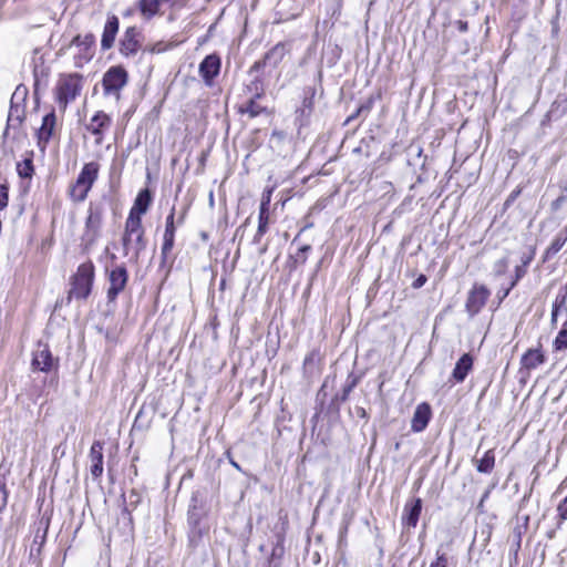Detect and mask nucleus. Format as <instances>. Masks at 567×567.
<instances>
[{"label":"nucleus","mask_w":567,"mask_h":567,"mask_svg":"<svg viewBox=\"0 0 567 567\" xmlns=\"http://www.w3.org/2000/svg\"><path fill=\"white\" fill-rule=\"evenodd\" d=\"M269 203H270V196L264 197L260 204L259 209V218H258V228L257 233L254 237V244H259L261 237L267 233L268 224H269Z\"/></svg>","instance_id":"obj_19"},{"label":"nucleus","mask_w":567,"mask_h":567,"mask_svg":"<svg viewBox=\"0 0 567 567\" xmlns=\"http://www.w3.org/2000/svg\"><path fill=\"white\" fill-rule=\"evenodd\" d=\"M175 237L169 235L163 236V245H162V258L165 260L168 254L172 251L174 247Z\"/></svg>","instance_id":"obj_32"},{"label":"nucleus","mask_w":567,"mask_h":567,"mask_svg":"<svg viewBox=\"0 0 567 567\" xmlns=\"http://www.w3.org/2000/svg\"><path fill=\"white\" fill-rule=\"evenodd\" d=\"M100 172L97 162L84 164L76 181L70 186L69 195L74 203H82L86 199L89 192L96 182Z\"/></svg>","instance_id":"obj_5"},{"label":"nucleus","mask_w":567,"mask_h":567,"mask_svg":"<svg viewBox=\"0 0 567 567\" xmlns=\"http://www.w3.org/2000/svg\"><path fill=\"white\" fill-rule=\"evenodd\" d=\"M518 193H512V195L509 196V199H514L516 197Z\"/></svg>","instance_id":"obj_49"},{"label":"nucleus","mask_w":567,"mask_h":567,"mask_svg":"<svg viewBox=\"0 0 567 567\" xmlns=\"http://www.w3.org/2000/svg\"><path fill=\"white\" fill-rule=\"evenodd\" d=\"M422 511V499L414 498L404 505L402 514V524L404 527L414 528L417 525Z\"/></svg>","instance_id":"obj_15"},{"label":"nucleus","mask_w":567,"mask_h":567,"mask_svg":"<svg viewBox=\"0 0 567 567\" xmlns=\"http://www.w3.org/2000/svg\"><path fill=\"white\" fill-rule=\"evenodd\" d=\"M175 207L171 209L169 215L166 217V225L164 235H169L175 237L176 226H175Z\"/></svg>","instance_id":"obj_33"},{"label":"nucleus","mask_w":567,"mask_h":567,"mask_svg":"<svg viewBox=\"0 0 567 567\" xmlns=\"http://www.w3.org/2000/svg\"><path fill=\"white\" fill-rule=\"evenodd\" d=\"M515 286H516V281H512V282H511V285H509L507 288H505V289H503V290H499V291L497 292V297H498L499 301H503V300L508 296L509 291H511Z\"/></svg>","instance_id":"obj_40"},{"label":"nucleus","mask_w":567,"mask_h":567,"mask_svg":"<svg viewBox=\"0 0 567 567\" xmlns=\"http://www.w3.org/2000/svg\"><path fill=\"white\" fill-rule=\"evenodd\" d=\"M529 262V259H527L523 266H517L516 269H515V279L513 281H518L526 272L525 270V267L527 266V264Z\"/></svg>","instance_id":"obj_41"},{"label":"nucleus","mask_w":567,"mask_h":567,"mask_svg":"<svg viewBox=\"0 0 567 567\" xmlns=\"http://www.w3.org/2000/svg\"><path fill=\"white\" fill-rule=\"evenodd\" d=\"M472 355L468 353H464L456 362L452 372V378L455 380V382H463L466 379L468 372L472 370Z\"/></svg>","instance_id":"obj_22"},{"label":"nucleus","mask_w":567,"mask_h":567,"mask_svg":"<svg viewBox=\"0 0 567 567\" xmlns=\"http://www.w3.org/2000/svg\"><path fill=\"white\" fill-rule=\"evenodd\" d=\"M120 21L116 16H110L104 25V30L101 39L102 50H109L113 47L115 37L118 32Z\"/></svg>","instance_id":"obj_16"},{"label":"nucleus","mask_w":567,"mask_h":567,"mask_svg":"<svg viewBox=\"0 0 567 567\" xmlns=\"http://www.w3.org/2000/svg\"><path fill=\"white\" fill-rule=\"evenodd\" d=\"M145 231L142 225V218L128 216L125 221L124 234L122 238L124 255L127 256L133 251L135 260L145 250L147 241L144 236Z\"/></svg>","instance_id":"obj_1"},{"label":"nucleus","mask_w":567,"mask_h":567,"mask_svg":"<svg viewBox=\"0 0 567 567\" xmlns=\"http://www.w3.org/2000/svg\"><path fill=\"white\" fill-rule=\"evenodd\" d=\"M357 385V380L353 379L347 386L343 389L342 400H347L348 395L352 391V389Z\"/></svg>","instance_id":"obj_43"},{"label":"nucleus","mask_w":567,"mask_h":567,"mask_svg":"<svg viewBox=\"0 0 567 567\" xmlns=\"http://www.w3.org/2000/svg\"><path fill=\"white\" fill-rule=\"evenodd\" d=\"M151 203V192L147 188L141 190L135 198L134 205L131 208L128 216L142 218V215L147 212Z\"/></svg>","instance_id":"obj_20"},{"label":"nucleus","mask_w":567,"mask_h":567,"mask_svg":"<svg viewBox=\"0 0 567 567\" xmlns=\"http://www.w3.org/2000/svg\"><path fill=\"white\" fill-rule=\"evenodd\" d=\"M558 524L567 520V496L557 506Z\"/></svg>","instance_id":"obj_35"},{"label":"nucleus","mask_w":567,"mask_h":567,"mask_svg":"<svg viewBox=\"0 0 567 567\" xmlns=\"http://www.w3.org/2000/svg\"><path fill=\"white\" fill-rule=\"evenodd\" d=\"M8 503V491L4 483L0 482V513L6 508Z\"/></svg>","instance_id":"obj_37"},{"label":"nucleus","mask_w":567,"mask_h":567,"mask_svg":"<svg viewBox=\"0 0 567 567\" xmlns=\"http://www.w3.org/2000/svg\"><path fill=\"white\" fill-rule=\"evenodd\" d=\"M485 497H487V494H484V497H482V499L480 501V504H483V503H484Z\"/></svg>","instance_id":"obj_50"},{"label":"nucleus","mask_w":567,"mask_h":567,"mask_svg":"<svg viewBox=\"0 0 567 567\" xmlns=\"http://www.w3.org/2000/svg\"><path fill=\"white\" fill-rule=\"evenodd\" d=\"M491 296L489 289L481 284H474L468 291L465 309L470 317L476 316L485 306Z\"/></svg>","instance_id":"obj_9"},{"label":"nucleus","mask_w":567,"mask_h":567,"mask_svg":"<svg viewBox=\"0 0 567 567\" xmlns=\"http://www.w3.org/2000/svg\"><path fill=\"white\" fill-rule=\"evenodd\" d=\"M25 94H27L25 89H23L21 91L20 87H17L16 92L12 94V97H11V105H10L8 116L16 117V118H22V120L25 118L24 105L17 101L20 97L21 101L24 102Z\"/></svg>","instance_id":"obj_23"},{"label":"nucleus","mask_w":567,"mask_h":567,"mask_svg":"<svg viewBox=\"0 0 567 567\" xmlns=\"http://www.w3.org/2000/svg\"><path fill=\"white\" fill-rule=\"evenodd\" d=\"M286 45L284 43H277L264 55L261 60H258L252 64L250 72H258L260 69L266 66L276 68L286 55Z\"/></svg>","instance_id":"obj_13"},{"label":"nucleus","mask_w":567,"mask_h":567,"mask_svg":"<svg viewBox=\"0 0 567 567\" xmlns=\"http://www.w3.org/2000/svg\"><path fill=\"white\" fill-rule=\"evenodd\" d=\"M426 282V277L424 275H420L413 282L414 288H421Z\"/></svg>","instance_id":"obj_44"},{"label":"nucleus","mask_w":567,"mask_h":567,"mask_svg":"<svg viewBox=\"0 0 567 567\" xmlns=\"http://www.w3.org/2000/svg\"><path fill=\"white\" fill-rule=\"evenodd\" d=\"M313 96L315 91L312 89H309L306 92L301 106L297 110V114L300 120V125H303L312 113Z\"/></svg>","instance_id":"obj_24"},{"label":"nucleus","mask_w":567,"mask_h":567,"mask_svg":"<svg viewBox=\"0 0 567 567\" xmlns=\"http://www.w3.org/2000/svg\"><path fill=\"white\" fill-rule=\"evenodd\" d=\"M545 362V354L543 353L540 348L537 349H528L520 359V364L523 369L528 371L536 369L540 364Z\"/></svg>","instance_id":"obj_21"},{"label":"nucleus","mask_w":567,"mask_h":567,"mask_svg":"<svg viewBox=\"0 0 567 567\" xmlns=\"http://www.w3.org/2000/svg\"><path fill=\"white\" fill-rule=\"evenodd\" d=\"M106 210V198L91 202L87 209V217L85 219V229L82 236L84 248L92 247L96 239L100 237L103 217Z\"/></svg>","instance_id":"obj_4"},{"label":"nucleus","mask_w":567,"mask_h":567,"mask_svg":"<svg viewBox=\"0 0 567 567\" xmlns=\"http://www.w3.org/2000/svg\"><path fill=\"white\" fill-rule=\"evenodd\" d=\"M91 461L90 472L94 478H99L103 474V443L100 441L93 442L90 454Z\"/></svg>","instance_id":"obj_17"},{"label":"nucleus","mask_w":567,"mask_h":567,"mask_svg":"<svg viewBox=\"0 0 567 567\" xmlns=\"http://www.w3.org/2000/svg\"><path fill=\"white\" fill-rule=\"evenodd\" d=\"M17 171L19 176L23 178H30L33 174L32 158H25L23 162L18 163Z\"/></svg>","instance_id":"obj_31"},{"label":"nucleus","mask_w":567,"mask_h":567,"mask_svg":"<svg viewBox=\"0 0 567 567\" xmlns=\"http://www.w3.org/2000/svg\"><path fill=\"white\" fill-rule=\"evenodd\" d=\"M449 558L446 554L436 551V559L432 561L430 567H447Z\"/></svg>","instance_id":"obj_36"},{"label":"nucleus","mask_w":567,"mask_h":567,"mask_svg":"<svg viewBox=\"0 0 567 567\" xmlns=\"http://www.w3.org/2000/svg\"><path fill=\"white\" fill-rule=\"evenodd\" d=\"M265 107L259 105L254 97L249 99L245 104L239 107V112L247 113L250 117H256L265 112Z\"/></svg>","instance_id":"obj_27"},{"label":"nucleus","mask_w":567,"mask_h":567,"mask_svg":"<svg viewBox=\"0 0 567 567\" xmlns=\"http://www.w3.org/2000/svg\"><path fill=\"white\" fill-rule=\"evenodd\" d=\"M485 497H487V494H484V497H482V499L480 501V504H483V503H484Z\"/></svg>","instance_id":"obj_53"},{"label":"nucleus","mask_w":567,"mask_h":567,"mask_svg":"<svg viewBox=\"0 0 567 567\" xmlns=\"http://www.w3.org/2000/svg\"><path fill=\"white\" fill-rule=\"evenodd\" d=\"M355 413L359 417H362V419H365L368 416L365 409L360 408V406L355 408Z\"/></svg>","instance_id":"obj_47"},{"label":"nucleus","mask_w":567,"mask_h":567,"mask_svg":"<svg viewBox=\"0 0 567 567\" xmlns=\"http://www.w3.org/2000/svg\"><path fill=\"white\" fill-rule=\"evenodd\" d=\"M23 121L24 120H22V118H16V117L8 116L7 127L3 133V136H7L9 134L10 130H14V131L20 130Z\"/></svg>","instance_id":"obj_34"},{"label":"nucleus","mask_w":567,"mask_h":567,"mask_svg":"<svg viewBox=\"0 0 567 567\" xmlns=\"http://www.w3.org/2000/svg\"><path fill=\"white\" fill-rule=\"evenodd\" d=\"M109 288L106 298L109 302H114L117 296L124 291L128 281V272L124 265H118L107 272Z\"/></svg>","instance_id":"obj_8"},{"label":"nucleus","mask_w":567,"mask_h":567,"mask_svg":"<svg viewBox=\"0 0 567 567\" xmlns=\"http://www.w3.org/2000/svg\"><path fill=\"white\" fill-rule=\"evenodd\" d=\"M485 497H487V494H484V497H482V499L480 501V504H483V503H484Z\"/></svg>","instance_id":"obj_52"},{"label":"nucleus","mask_w":567,"mask_h":567,"mask_svg":"<svg viewBox=\"0 0 567 567\" xmlns=\"http://www.w3.org/2000/svg\"><path fill=\"white\" fill-rule=\"evenodd\" d=\"M567 240V235L564 233H559L555 239L551 241L550 246L546 249L545 258H550L556 255L565 245Z\"/></svg>","instance_id":"obj_29"},{"label":"nucleus","mask_w":567,"mask_h":567,"mask_svg":"<svg viewBox=\"0 0 567 567\" xmlns=\"http://www.w3.org/2000/svg\"><path fill=\"white\" fill-rule=\"evenodd\" d=\"M220 70V58L217 54L207 55L199 64V74L206 84H212Z\"/></svg>","instance_id":"obj_14"},{"label":"nucleus","mask_w":567,"mask_h":567,"mask_svg":"<svg viewBox=\"0 0 567 567\" xmlns=\"http://www.w3.org/2000/svg\"><path fill=\"white\" fill-rule=\"evenodd\" d=\"M112 125V118L103 111H97L85 125L87 132L94 135L95 145H102L105 133Z\"/></svg>","instance_id":"obj_11"},{"label":"nucleus","mask_w":567,"mask_h":567,"mask_svg":"<svg viewBox=\"0 0 567 567\" xmlns=\"http://www.w3.org/2000/svg\"><path fill=\"white\" fill-rule=\"evenodd\" d=\"M83 76L78 73H63L59 75L54 87L56 103L60 110L64 111L69 103L76 100L81 94Z\"/></svg>","instance_id":"obj_2"},{"label":"nucleus","mask_w":567,"mask_h":567,"mask_svg":"<svg viewBox=\"0 0 567 567\" xmlns=\"http://www.w3.org/2000/svg\"><path fill=\"white\" fill-rule=\"evenodd\" d=\"M495 464V456L492 450L485 452L484 456L478 461L477 471L481 473H489Z\"/></svg>","instance_id":"obj_28"},{"label":"nucleus","mask_w":567,"mask_h":567,"mask_svg":"<svg viewBox=\"0 0 567 567\" xmlns=\"http://www.w3.org/2000/svg\"><path fill=\"white\" fill-rule=\"evenodd\" d=\"M66 49L74 51V66L83 68L95 54V37L93 33H86L85 35L79 34L72 39Z\"/></svg>","instance_id":"obj_6"},{"label":"nucleus","mask_w":567,"mask_h":567,"mask_svg":"<svg viewBox=\"0 0 567 567\" xmlns=\"http://www.w3.org/2000/svg\"><path fill=\"white\" fill-rule=\"evenodd\" d=\"M554 348L556 351L567 349V321L563 324L560 331L554 340Z\"/></svg>","instance_id":"obj_30"},{"label":"nucleus","mask_w":567,"mask_h":567,"mask_svg":"<svg viewBox=\"0 0 567 567\" xmlns=\"http://www.w3.org/2000/svg\"><path fill=\"white\" fill-rule=\"evenodd\" d=\"M167 1L168 0H140V10L144 17L151 18L158 12L161 4Z\"/></svg>","instance_id":"obj_26"},{"label":"nucleus","mask_w":567,"mask_h":567,"mask_svg":"<svg viewBox=\"0 0 567 567\" xmlns=\"http://www.w3.org/2000/svg\"><path fill=\"white\" fill-rule=\"evenodd\" d=\"M141 48V32L135 27L125 30L120 41V52L125 56L135 55Z\"/></svg>","instance_id":"obj_12"},{"label":"nucleus","mask_w":567,"mask_h":567,"mask_svg":"<svg viewBox=\"0 0 567 567\" xmlns=\"http://www.w3.org/2000/svg\"><path fill=\"white\" fill-rule=\"evenodd\" d=\"M506 268H507V261L505 259H502L495 265V274L497 276H501L506 271Z\"/></svg>","instance_id":"obj_42"},{"label":"nucleus","mask_w":567,"mask_h":567,"mask_svg":"<svg viewBox=\"0 0 567 567\" xmlns=\"http://www.w3.org/2000/svg\"><path fill=\"white\" fill-rule=\"evenodd\" d=\"M557 312H558V307L555 306L554 309H553V312H551V320L553 321H556Z\"/></svg>","instance_id":"obj_48"},{"label":"nucleus","mask_w":567,"mask_h":567,"mask_svg":"<svg viewBox=\"0 0 567 567\" xmlns=\"http://www.w3.org/2000/svg\"><path fill=\"white\" fill-rule=\"evenodd\" d=\"M431 414V406L427 403L419 404L411 421L412 431L422 432L427 426Z\"/></svg>","instance_id":"obj_18"},{"label":"nucleus","mask_w":567,"mask_h":567,"mask_svg":"<svg viewBox=\"0 0 567 567\" xmlns=\"http://www.w3.org/2000/svg\"><path fill=\"white\" fill-rule=\"evenodd\" d=\"M127 81L128 74L123 66H111L102 79L104 95L118 101L121 99V91L127 84Z\"/></svg>","instance_id":"obj_7"},{"label":"nucleus","mask_w":567,"mask_h":567,"mask_svg":"<svg viewBox=\"0 0 567 567\" xmlns=\"http://www.w3.org/2000/svg\"><path fill=\"white\" fill-rule=\"evenodd\" d=\"M485 497H487V494H484V497H482V499L480 501V504H483V503H484Z\"/></svg>","instance_id":"obj_51"},{"label":"nucleus","mask_w":567,"mask_h":567,"mask_svg":"<svg viewBox=\"0 0 567 567\" xmlns=\"http://www.w3.org/2000/svg\"><path fill=\"white\" fill-rule=\"evenodd\" d=\"M54 125H55V115L53 112H51L43 117L42 125L39 128V133H38L39 140L48 142L50 140V137L52 136Z\"/></svg>","instance_id":"obj_25"},{"label":"nucleus","mask_w":567,"mask_h":567,"mask_svg":"<svg viewBox=\"0 0 567 567\" xmlns=\"http://www.w3.org/2000/svg\"><path fill=\"white\" fill-rule=\"evenodd\" d=\"M9 200L8 187L3 184L0 185V209L7 207Z\"/></svg>","instance_id":"obj_38"},{"label":"nucleus","mask_w":567,"mask_h":567,"mask_svg":"<svg viewBox=\"0 0 567 567\" xmlns=\"http://www.w3.org/2000/svg\"><path fill=\"white\" fill-rule=\"evenodd\" d=\"M95 278V267L91 260L81 264L75 274L70 278V290L68 293V300L72 298L85 300L93 287Z\"/></svg>","instance_id":"obj_3"},{"label":"nucleus","mask_w":567,"mask_h":567,"mask_svg":"<svg viewBox=\"0 0 567 567\" xmlns=\"http://www.w3.org/2000/svg\"><path fill=\"white\" fill-rule=\"evenodd\" d=\"M456 25H457V29L461 31V32H466L467 29H468V24L466 21H463V20H458L456 21Z\"/></svg>","instance_id":"obj_45"},{"label":"nucleus","mask_w":567,"mask_h":567,"mask_svg":"<svg viewBox=\"0 0 567 567\" xmlns=\"http://www.w3.org/2000/svg\"><path fill=\"white\" fill-rule=\"evenodd\" d=\"M311 249V246L310 245H303L299 248V254L297 255V258L298 260H300V262H305L307 257H306V254Z\"/></svg>","instance_id":"obj_39"},{"label":"nucleus","mask_w":567,"mask_h":567,"mask_svg":"<svg viewBox=\"0 0 567 567\" xmlns=\"http://www.w3.org/2000/svg\"><path fill=\"white\" fill-rule=\"evenodd\" d=\"M163 50H164V48L162 47V44L157 43V44L151 47L148 51L151 53H158V52H162Z\"/></svg>","instance_id":"obj_46"},{"label":"nucleus","mask_w":567,"mask_h":567,"mask_svg":"<svg viewBox=\"0 0 567 567\" xmlns=\"http://www.w3.org/2000/svg\"><path fill=\"white\" fill-rule=\"evenodd\" d=\"M58 365L59 359L53 358L48 344L39 342L32 355V370L49 372L53 368H58Z\"/></svg>","instance_id":"obj_10"}]
</instances>
